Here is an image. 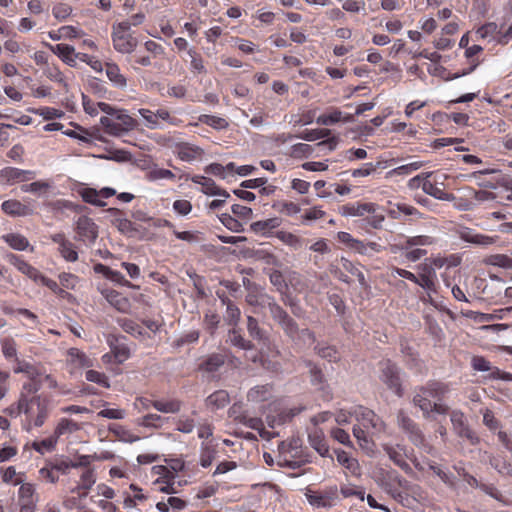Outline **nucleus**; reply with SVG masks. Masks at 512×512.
I'll return each instance as SVG.
<instances>
[{"instance_id":"obj_28","label":"nucleus","mask_w":512,"mask_h":512,"mask_svg":"<svg viewBox=\"0 0 512 512\" xmlns=\"http://www.w3.org/2000/svg\"><path fill=\"white\" fill-rule=\"evenodd\" d=\"M483 51V48L480 45H472L470 47H467L465 49V57L468 60V63L470 64L468 69H464L462 72H457L452 75H449L446 80H453L460 76L467 75L471 72H473L476 67L480 64L479 60L476 58V56Z\"/></svg>"},{"instance_id":"obj_44","label":"nucleus","mask_w":512,"mask_h":512,"mask_svg":"<svg viewBox=\"0 0 512 512\" xmlns=\"http://www.w3.org/2000/svg\"><path fill=\"white\" fill-rule=\"evenodd\" d=\"M151 406L162 413H177L182 402L178 399H160L151 401Z\"/></svg>"},{"instance_id":"obj_8","label":"nucleus","mask_w":512,"mask_h":512,"mask_svg":"<svg viewBox=\"0 0 512 512\" xmlns=\"http://www.w3.org/2000/svg\"><path fill=\"white\" fill-rule=\"evenodd\" d=\"M268 409L269 413L266 416V420L268 426L272 429L291 421L293 417L303 410L302 407L287 408L283 405L281 399L271 401L268 405Z\"/></svg>"},{"instance_id":"obj_51","label":"nucleus","mask_w":512,"mask_h":512,"mask_svg":"<svg viewBox=\"0 0 512 512\" xmlns=\"http://www.w3.org/2000/svg\"><path fill=\"white\" fill-rule=\"evenodd\" d=\"M79 194L86 203L98 207H104L106 205V202L102 200L100 190L98 191L94 188L86 187L80 190Z\"/></svg>"},{"instance_id":"obj_33","label":"nucleus","mask_w":512,"mask_h":512,"mask_svg":"<svg viewBox=\"0 0 512 512\" xmlns=\"http://www.w3.org/2000/svg\"><path fill=\"white\" fill-rule=\"evenodd\" d=\"M48 47L67 65L71 67H74L76 65V53L73 46L61 43L56 45L48 44Z\"/></svg>"},{"instance_id":"obj_21","label":"nucleus","mask_w":512,"mask_h":512,"mask_svg":"<svg viewBox=\"0 0 512 512\" xmlns=\"http://www.w3.org/2000/svg\"><path fill=\"white\" fill-rule=\"evenodd\" d=\"M337 240L349 249H352L362 255L366 254L368 247L372 250H376L377 247V243L375 242L364 243L363 241L354 238L350 233L344 231L337 233Z\"/></svg>"},{"instance_id":"obj_22","label":"nucleus","mask_w":512,"mask_h":512,"mask_svg":"<svg viewBox=\"0 0 512 512\" xmlns=\"http://www.w3.org/2000/svg\"><path fill=\"white\" fill-rule=\"evenodd\" d=\"M190 180L193 183L201 185V191L206 195L222 196L224 198L230 197V194L226 190L218 187L215 181L211 178L202 175H193L190 177Z\"/></svg>"},{"instance_id":"obj_14","label":"nucleus","mask_w":512,"mask_h":512,"mask_svg":"<svg viewBox=\"0 0 512 512\" xmlns=\"http://www.w3.org/2000/svg\"><path fill=\"white\" fill-rule=\"evenodd\" d=\"M400 428L408 434L410 441L416 446H425V437L418 425L403 411L397 413Z\"/></svg>"},{"instance_id":"obj_7","label":"nucleus","mask_w":512,"mask_h":512,"mask_svg":"<svg viewBox=\"0 0 512 512\" xmlns=\"http://www.w3.org/2000/svg\"><path fill=\"white\" fill-rule=\"evenodd\" d=\"M114 49L122 54H132L138 45V40L132 35L127 23H117L111 33Z\"/></svg>"},{"instance_id":"obj_24","label":"nucleus","mask_w":512,"mask_h":512,"mask_svg":"<svg viewBox=\"0 0 512 512\" xmlns=\"http://www.w3.org/2000/svg\"><path fill=\"white\" fill-rule=\"evenodd\" d=\"M457 234L463 241L475 245L489 246L495 242L493 237L477 233L475 230L468 227H460L457 230Z\"/></svg>"},{"instance_id":"obj_20","label":"nucleus","mask_w":512,"mask_h":512,"mask_svg":"<svg viewBox=\"0 0 512 512\" xmlns=\"http://www.w3.org/2000/svg\"><path fill=\"white\" fill-rule=\"evenodd\" d=\"M51 240L58 244V251L67 262H76L78 260L75 244L68 240L63 233L53 234Z\"/></svg>"},{"instance_id":"obj_23","label":"nucleus","mask_w":512,"mask_h":512,"mask_svg":"<svg viewBox=\"0 0 512 512\" xmlns=\"http://www.w3.org/2000/svg\"><path fill=\"white\" fill-rule=\"evenodd\" d=\"M439 184L442 185L443 182L438 181L437 175L434 172H427L425 173V181L422 190L436 199L447 200L448 193H446L443 188L439 187Z\"/></svg>"},{"instance_id":"obj_37","label":"nucleus","mask_w":512,"mask_h":512,"mask_svg":"<svg viewBox=\"0 0 512 512\" xmlns=\"http://www.w3.org/2000/svg\"><path fill=\"white\" fill-rule=\"evenodd\" d=\"M105 72L109 81L119 89H125L127 87V78L122 74L120 67L116 63H106Z\"/></svg>"},{"instance_id":"obj_49","label":"nucleus","mask_w":512,"mask_h":512,"mask_svg":"<svg viewBox=\"0 0 512 512\" xmlns=\"http://www.w3.org/2000/svg\"><path fill=\"white\" fill-rule=\"evenodd\" d=\"M461 262H462V256L457 253L449 254L447 256H437L432 259V265L438 269H440L442 267H447V268L457 267L461 264Z\"/></svg>"},{"instance_id":"obj_42","label":"nucleus","mask_w":512,"mask_h":512,"mask_svg":"<svg viewBox=\"0 0 512 512\" xmlns=\"http://www.w3.org/2000/svg\"><path fill=\"white\" fill-rule=\"evenodd\" d=\"M428 467L447 487L452 489L456 487V477L450 471L434 461H430Z\"/></svg>"},{"instance_id":"obj_61","label":"nucleus","mask_w":512,"mask_h":512,"mask_svg":"<svg viewBox=\"0 0 512 512\" xmlns=\"http://www.w3.org/2000/svg\"><path fill=\"white\" fill-rule=\"evenodd\" d=\"M198 120L199 122L206 124L216 130H223L229 126V123L225 118L215 115L202 114L199 116Z\"/></svg>"},{"instance_id":"obj_47","label":"nucleus","mask_w":512,"mask_h":512,"mask_svg":"<svg viewBox=\"0 0 512 512\" xmlns=\"http://www.w3.org/2000/svg\"><path fill=\"white\" fill-rule=\"evenodd\" d=\"M216 454L217 450L214 445L208 442H203L200 447L199 464L203 468L210 467L215 460Z\"/></svg>"},{"instance_id":"obj_62","label":"nucleus","mask_w":512,"mask_h":512,"mask_svg":"<svg viewBox=\"0 0 512 512\" xmlns=\"http://www.w3.org/2000/svg\"><path fill=\"white\" fill-rule=\"evenodd\" d=\"M347 121L348 118L344 119L342 117V112L338 109H331L330 111L326 112V113H323L321 114L316 122L319 124V125H333V124H336L340 121Z\"/></svg>"},{"instance_id":"obj_53","label":"nucleus","mask_w":512,"mask_h":512,"mask_svg":"<svg viewBox=\"0 0 512 512\" xmlns=\"http://www.w3.org/2000/svg\"><path fill=\"white\" fill-rule=\"evenodd\" d=\"M309 441L311 446L321 455L326 456L329 452V447L325 441L322 431L315 430L309 434Z\"/></svg>"},{"instance_id":"obj_48","label":"nucleus","mask_w":512,"mask_h":512,"mask_svg":"<svg viewBox=\"0 0 512 512\" xmlns=\"http://www.w3.org/2000/svg\"><path fill=\"white\" fill-rule=\"evenodd\" d=\"M47 460L58 475V478L60 475H67L73 466L72 460L65 456H54L52 458H48Z\"/></svg>"},{"instance_id":"obj_3","label":"nucleus","mask_w":512,"mask_h":512,"mask_svg":"<svg viewBox=\"0 0 512 512\" xmlns=\"http://www.w3.org/2000/svg\"><path fill=\"white\" fill-rule=\"evenodd\" d=\"M164 55L165 48L161 44L153 40H147L143 44V50H135L127 61L134 71H138L140 67L152 66L153 59L163 58Z\"/></svg>"},{"instance_id":"obj_15","label":"nucleus","mask_w":512,"mask_h":512,"mask_svg":"<svg viewBox=\"0 0 512 512\" xmlns=\"http://www.w3.org/2000/svg\"><path fill=\"white\" fill-rule=\"evenodd\" d=\"M77 240L85 244H93L98 237V226L87 216H80L76 222Z\"/></svg>"},{"instance_id":"obj_56","label":"nucleus","mask_w":512,"mask_h":512,"mask_svg":"<svg viewBox=\"0 0 512 512\" xmlns=\"http://www.w3.org/2000/svg\"><path fill=\"white\" fill-rule=\"evenodd\" d=\"M489 462L500 474L512 477V464L504 456L494 455Z\"/></svg>"},{"instance_id":"obj_26","label":"nucleus","mask_w":512,"mask_h":512,"mask_svg":"<svg viewBox=\"0 0 512 512\" xmlns=\"http://www.w3.org/2000/svg\"><path fill=\"white\" fill-rule=\"evenodd\" d=\"M95 482L96 475L94 469L87 468L81 473L78 484L71 490V492L79 497H86Z\"/></svg>"},{"instance_id":"obj_6","label":"nucleus","mask_w":512,"mask_h":512,"mask_svg":"<svg viewBox=\"0 0 512 512\" xmlns=\"http://www.w3.org/2000/svg\"><path fill=\"white\" fill-rule=\"evenodd\" d=\"M100 123L105 132L114 136H121L137 126L136 120L123 111H116L112 116L101 117Z\"/></svg>"},{"instance_id":"obj_43","label":"nucleus","mask_w":512,"mask_h":512,"mask_svg":"<svg viewBox=\"0 0 512 512\" xmlns=\"http://www.w3.org/2000/svg\"><path fill=\"white\" fill-rule=\"evenodd\" d=\"M281 224V220L277 217L269 218L266 220L256 221L251 224L250 228L256 234H261L263 236L268 235L272 230L279 227Z\"/></svg>"},{"instance_id":"obj_34","label":"nucleus","mask_w":512,"mask_h":512,"mask_svg":"<svg viewBox=\"0 0 512 512\" xmlns=\"http://www.w3.org/2000/svg\"><path fill=\"white\" fill-rule=\"evenodd\" d=\"M306 365L310 368L309 372L311 377V384L316 386L318 390L323 391L327 394V396L330 397L331 393L329 385L326 383V378L322 372V369L316 364L312 363V361H306Z\"/></svg>"},{"instance_id":"obj_41","label":"nucleus","mask_w":512,"mask_h":512,"mask_svg":"<svg viewBox=\"0 0 512 512\" xmlns=\"http://www.w3.org/2000/svg\"><path fill=\"white\" fill-rule=\"evenodd\" d=\"M230 402V396L226 390H217L206 399V406L211 410H219L226 407Z\"/></svg>"},{"instance_id":"obj_30","label":"nucleus","mask_w":512,"mask_h":512,"mask_svg":"<svg viewBox=\"0 0 512 512\" xmlns=\"http://www.w3.org/2000/svg\"><path fill=\"white\" fill-rule=\"evenodd\" d=\"M384 451L389 456V458L394 462L395 465L400 467L401 469L408 471L410 470V466L407 463V453L406 449L402 445H384Z\"/></svg>"},{"instance_id":"obj_16","label":"nucleus","mask_w":512,"mask_h":512,"mask_svg":"<svg viewBox=\"0 0 512 512\" xmlns=\"http://www.w3.org/2000/svg\"><path fill=\"white\" fill-rule=\"evenodd\" d=\"M173 152L180 160L185 162H192L204 155V150L201 147L184 141L175 143Z\"/></svg>"},{"instance_id":"obj_63","label":"nucleus","mask_w":512,"mask_h":512,"mask_svg":"<svg viewBox=\"0 0 512 512\" xmlns=\"http://www.w3.org/2000/svg\"><path fill=\"white\" fill-rule=\"evenodd\" d=\"M130 490L134 493L132 495L127 494L124 497L123 505L125 508H133L138 502H143L147 497L142 493V489L138 488L135 484L130 485Z\"/></svg>"},{"instance_id":"obj_4","label":"nucleus","mask_w":512,"mask_h":512,"mask_svg":"<svg viewBox=\"0 0 512 512\" xmlns=\"http://www.w3.org/2000/svg\"><path fill=\"white\" fill-rule=\"evenodd\" d=\"M170 468L173 471H170L167 466L163 465L153 467L154 472L160 475V477L153 482L154 490L167 494L177 492L174 488L175 472H179L184 468V462L181 460H173Z\"/></svg>"},{"instance_id":"obj_25","label":"nucleus","mask_w":512,"mask_h":512,"mask_svg":"<svg viewBox=\"0 0 512 512\" xmlns=\"http://www.w3.org/2000/svg\"><path fill=\"white\" fill-rule=\"evenodd\" d=\"M34 493L35 489L31 483L21 484L18 490L20 512H34L36 507L33 500Z\"/></svg>"},{"instance_id":"obj_40","label":"nucleus","mask_w":512,"mask_h":512,"mask_svg":"<svg viewBox=\"0 0 512 512\" xmlns=\"http://www.w3.org/2000/svg\"><path fill=\"white\" fill-rule=\"evenodd\" d=\"M12 249L17 251H25L30 248L33 251V247H30L28 239L19 233H8L1 236Z\"/></svg>"},{"instance_id":"obj_10","label":"nucleus","mask_w":512,"mask_h":512,"mask_svg":"<svg viewBox=\"0 0 512 512\" xmlns=\"http://www.w3.org/2000/svg\"><path fill=\"white\" fill-rule=\"evenodd\" d=\"M305 496L309 504L316 508H331L339 500L337 486H330L319 490L307 488Z\"/></svg>"},{"instance_id":"obj_35","label":"nucleus","mask_w":512,"mask_h":512,"mask_svg":"<svg viewBox=\"0 0 512 512\" xmlns=\"http://www.w3.org/2000/svg\"><path fill=\"white\" fill-rule=\"evenodd\" d=\"M68 362L75 369L89 368L93 366V360L78 348H70L67 351Z\"/></svg>"},{"instance_id":"obj_5","label":"nucleus","mask_w":512,"mask_h":512,"mask_svg":"<svg viewBox=\"0 0 512 512\" xmlns=\"http://www.w3.org/2000/svg\"><path fill=\"white\" fill-rule=\"evenodd\" d=\"M379 378L386 387L396 396L402 397L404 389L401 380V370L395 362L390 359H383L379 362Z\"/></svg>"},{"instance_id":"obj_19","label":"nucleus","mask_w":512,"mask_h":512,"mask_svg":"<svg viewBox=\"0 0 512 512\" xmlns=\"http://www.w3.org/2000/svg\"><path fill=\"white\" fill-rule=\"evenodd\" d=\"M377 205L371 202H351L339 207V213L342 216H358L362 217L366 214H373L376 212Z\"/></svg>"},{"instance_id":"obj_18","label":"nucleus","mask_w":512,"mask_h":512,"mask_svg":"<svg viewBox=\"0 0 512 512\" xmlns=\"http://www.w3.org/2000/svg\"><path fill=\"white\" fill-rule=\"evenodd\" d=\"M5 259L13 265L19 272L26 275L28 278L38 283L41 272L29 264L24 258L20 255L14 253H7Z\"/></svg>"},{"instance_id":"obj_38","label":"nucleus","mask_w":512,"mask_h":512,"mask_svg":"<svg viewBox=\"0 0 512 512\" xmlns=\"http://www.w3.org/2000/svg\"><path fill=\"white\" fill-rule=\"evenodd\" d=\"M93 269L95 273L102 274L104 277L117 284L126 287H132V284L127 279H125L122 273L116 270H112L110 267L102 263H96Z\"/></svg>"},{"instance_id":"obj_36","label":"nucleus","mask_w":512,"mask_h":512,"mask_svg":"<svg viewBox=\"0 0 512 512\" xmlns=\"http://www.w3.org/2000/svg\"><path fill=\"white\" fill-rule=\"evenodd\" d=\"M31 175L30 171L22 170L15 167H5L0 170V181L6 183H15L28 180Z\"/></svg>"},{"instance_id":"obj_45","label":"nucleus","mask_w":512,"mask_h":512,"mask_svg":"<svg viewBox=\"0 0 512 512\" xmlns=\"http://www.w3.org/2000/svg\"><path fill=\"white\" fill-rule=\"evenodd\" d=\"M226 356L221 353L209 355L200 365L199 369L205 372H215L224 365Z\"/></svg>"},{"instance_id":"obj_57","label":"nucleus","mask_w":512,"mask_h":512,"mask_svg":"<svg viewBox=\"0 0 512 512\" xmlns=\"http://www.w3.org/2000/svg\"><path fill=\"white\" fill-rule=\"evenodd\" d=\"M109 345L116 364H122L130 358V349L126 344L109 342Z\"/></svg>"},{"instance_id":"obj_2","label":"nucleus","mask_w":512,"mask_h":512,"mask_svg":"<svg viewBox=\"0 0 512 512\" xmlns=\"http://www.w3.org/2000/svg\"><path fill=\"white\" fill-rule=\"evenodd\" d=\"M51 400L49 397L40 394L29 397L24 393V416L22 421L23 430L29 432L33 428L44 425L51 412Z\"/></svg>"},{"instance_id":"obj_29","label":"nucleus","mask_w":512,"mask_h":512,"mask_svg":"<svg viewBox=\"0 0 512 512\" xmlns=\"http://www.w3.org/2000/svg\"><path fill=\"white\" fill-rule=\"evenodd\" d=\"M1 209L5 214L13 217L28 216L33 214V208L31 206L23 204L22 202L15 199L5 200L1 204Z\"/></svg>"},{"instance_id":"obj_39","label":"nucleus","mask_w":512,"mask_h":512,"mask_svg":"<svg viewBox=\"0 0 512 512\" xmlns=\"http://www.w3.org/2000/svg\"><path fill=\"white\" fill-rule=\"evenodd\" d=\"M83 34L84 32L82 30L70 25L61 26L57 30L48 32L49 38L53 41L61 39H75L81 37Z\"/></svg>"},{"instance_id":"obj_31","label":"nucleus","mask_w":512,"mask_h":512,"mask_svg":"<svg viewBox=\"0 0 512 512\" xmlns=\"http://www.w3.org/2000/svg\"><path fill=\"white\" fill-rule=\"evenodd\" d=\"M273 396V385L264 384L257 385L251 388L247 393L248 402L252 403H263L272 399Z\"/></svg>"},{"instance_id":"obj_59","label":"nucleus","mask_w":512,"mask_h":512,"mask_svg":"<svg viewBox=\"0 0 512 512\" xmlns=\"http://www.w3.org/2000/svg\"><path fill=\"white\" fill-rule=\"evenodd\" d=\"M287 464H278L282 467H288L291 469L300 468L302 465L308 462V460L304 457L302 446L300 448H294L289 452V457L287 458Z\"/></svg>"},{"instance_id":"obj_17","label":"nucleus","mask_w":512,"mask_h":512,"mask_svg":"<svg viewBox=\"0 0 512 512\" xmlns=\"http://www.w3.org/2000/svg\"><path fill=\"white\" fill-rule=\"evenodd\" d=\"M472 368L476 371H491V379H500L504 381H512V373L500 370L497 367H492L491 363L483 356H474L471 361Z\"/></svg>"},{"instance_id":"obj_58","label":"nucleus","mask_w":512,"mask_h":512,"mask_svg":"<svg viewBox=\"0 0 512 512\" xmlns=\"http://www.w3.org/2000/svg\"><path fill=\"white\" fill-rule=\"evenodd\" d=\"M400 214L414 216L418 215L419 211L406 203H396L388 209V215L393 219H398Z\"/></svg>"},{"instance_id":"obj_52","label":"nucleus","mask_w":512,"mask_h":512,"mask_svg":"<svg viewBox=\"0 0 512 512\" xmlns=\"http://www.w3.org/2000/svg\"><path fill=\"white\" fill-rule=\"evenodd\" d=\"M408 486V481L399 476L398 474L395 475L393 478V482L387 484L386 490L391 496L398 501H401L403 498L402 492L400 489H406Z\"/></svg>"},{"instance_id":"obj_55","label":"nucleus","mask_w":512,"mask_h":512,"mask_svg":"<svg viewBox=\"0 0 512 512\" xmlns=\"http://www.w3.org/2000/svg\"><path fill=\"white\" fill-rule=\"evenodd\" d=\"M228 341L235 347L250 350L254 347L251 341L246 340L239 329L233 328L228 333Z\"/></svg>"},{"instance_id":"obj_54","label":"nucleus","mask_w":512,"mask_h":512,"mask_svg":"<svg viewBox=\"0 0 512 512\" xmlns=\"http://www.w3.org/2000/svg\"><path fill=\"white\" fill-rule=\"evenodd\" d=\"M314 350L318 356L329 362H338L340 360V353L335 346L317 344Z\"/></svg>"},{"instance_id":"obj_32","label":"nucleus","mask_w":512,"mask_h":512,"mask_svg":"<svg viewBox=\"0 0 512 512\" xmlns=\"http://www.w3.org/2000/svg\"><path fill=\"white\" fill-rule=\"evenodd\" d=\"M436 243V239L430 235H416L405 237L404 240L398 245L400 250H409L410 248H422L431 246Z\"/></svg>"},{"instance_id":"obj_27","label":"nucleus","mask_w":512,"mask_h":512,"mask_svg":"<svg viewBox=\"0 0 512 512\" xmlns=\"http://www.w3.org/2000/svg\"><path fill=\"white\" fill-rule=\"evenodd\" d=\"M101 293L104 298L118 311L124 313L129 311L131 307L130 301L122 293L114 289H103Z\"/></svg>"},{"instance_id":"obj_11","label":"nucleus","mask_w":512,"mask_h":512,"mask_svg":"<svg viewBox=\"0 0 512 512\" xmlns=\"http://www.w3.org/2000/svg\"><path fill=\"white\" fill-rule=\"evenodd\" d=\"M354 418L357 420L358 425L362 426L366 430H371V434L384 431V422L373 410L369 408L364 406H355Z\"/></svg>"},{"instance_id":"obj_9","label":"nucleus","mask_w":512,"mask_h":512,"mask_svg":"<svg viewBox=\"0 0 512 512\" xmlns=\"http://www.w3.org/2000/svg\"><path fill=\"white\" fill-rule=\"evenodd\" d=\"M139 115L144 119L145 126L149 129H158L163 123L171 126H179L182 120L172 115L167 108H159L156 111L141 108L138 110Z\"/></svg>"},{"instance_id":"obj_64","label":"nucleus","mask_w":512,"mask_h":512,"mask_svg":"<svg viewBox=\"0 0 512 512\" xmlns=\"http://www.w3.org/2000/svg\"><path fill=\"white\" fill-rule=\"evenodd\" d=\"M1 351L7 360L14 359L18 361L17 344L12 337L4 338L1 341Z\"/></svg>"},{"instance_id":"obj_1","label":"nucleus","mask_w":512,"mask_h":512,"mask_svg":"<svg viewBox=\"0 0 512 512\" xmlns=\"http://www.w3.org/2000/svg\"><path fill=\"white\" fill-rule=\"evenodd\" d=\"M449 385L436 380H430L426 384L416 387L413 396V404L420 408L424 415L431 412L446 414L448 407L441 402L449 392Z\"/></svg>"},{"instance_id":"obj_46","label":"nucleus","mask_w":512,"mask_h":512,"mask_svg":"<svg viewBox=\"0 0 512 512\" xmlns=\"http://www.w3.org/2000/svg\"><path fill=\"white\" fill-rule=\"evenodd\" d=\"M301 447V440L299 438H291L287 441H282L278 446V464H287L289 457V452L292 451L294 448H300Z\"/></svg>"},{"instance_id":"obj_60","label":"nucleus","mask_w":512,"mask_h":512,"mask_svg":"<svg viewBox=\"0 0 512 512\" xmlns=\"http://www.w3.org/2000/svg\"><path fill=\"white\" fill-rule=\"evenodd\" d=\"M188 55L190 57L191 71L195 74H206L207 70L202 55L194 48L188 50Z\"/></svg>"},{"instance_id":"obj_50","label":"nucleus","mask_w":512,"mask_h":512,"mask_svg":"<svg viewBox=\"0 0 512 512\" xmlns=\"http://www.w3.org/2000/svg\"><path fill=\"white\" fill-rule=\"evenodd\" d=\"M80 429L79 424L69 418H61L55 427L54 436L58 439L60 436L65 434H71Z\"/></svg>"},{"instance_id":"obj_12","label":"nucleus","mask_w":512,"mask_h":512,"mask_svg":"<svg viewBox=\"0 0 512 512\" xmlns=\"http://www.w3.org/2000/svg\"><path fill=\"white\" fill-rule=\"evenodd\" d=\"M229 414L231 417H233L235 422L240 423L248 428L258 431L260 437L265 440H270V439L278 436V433L273 432V431H268L265 429L261 418L251 417V416L247 415L246 413L237 414L236 405H233L230 408Z\"/></svg>"},{"instance_id":"obj_13","label":"nucleus","mask_w":512,"mask_h":512,"mask_svg":"<svg viewBox=\"0 0 512 512\" xmlns=\"http://www.w3.org/2000/svg\"><path fill=\"white\" fill-rule=\"evenodd\" d=\"M450 420L453 429L459 437L467 439L472 445H476L480 442L477 434L467 424L466 417L462 411H452L450 414Z\"/></svg>"}]
</instances>
